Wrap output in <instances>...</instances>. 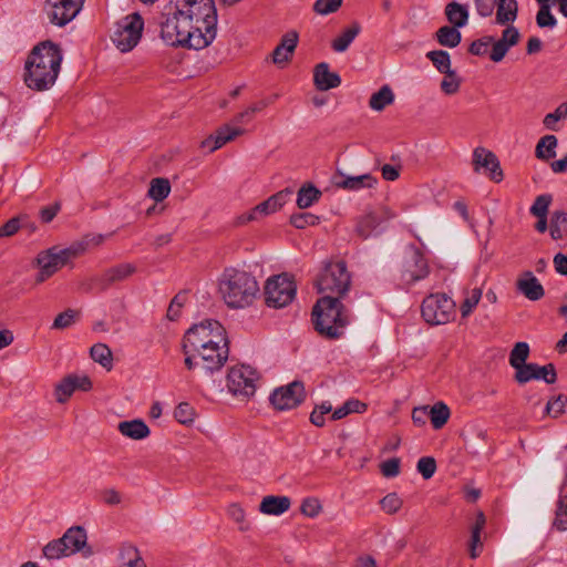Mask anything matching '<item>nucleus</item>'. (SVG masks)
I'll return each instance as SVG.
<instances>
[{
	"instance_id": "f257e3e1",
	"label": "nucleus",
	"mask_w": 567,
	"mask_h": 567,
	"mask_svg": "<svg viewBox=\"0 0 567 567\" xmlns=\"http://www.w3.org/2000/svg\"><path fill=\"white\" fill-rule=\"evenodd\" d=\"M159 37L171 47L202 50L215 39L217 13L213 0H172L159 17Z\"/></svg>"
},
{
	"instance_id": "f03ea898",
	"label": "nucleus",
	"mask_w": 567,
	"mask_h": 567,
	"mask_svg": "<svg viewBox=\"0 0 567 567\" xmlns=\"http://www.w3.org/2000/svg\"><path fill=\"white\" fill-rule=\"evenodd\" d=\"M62 53L51 41H44L33 48L25 62L24 82L37 91L50 89L60 72Z\"/></svg>"
},
{
	"instance_id": "7ed1b4c3",
	"label": "nucleus",
	"mask_w": 567,
	"mask_h": 567,
	"mask_svg": "<svg viewBox=\"0 0 567 567\" xmlns=\"http://www.w3.org/2000/svg\"><path fill=\"white\" fill-rule=\"evenodd\" d=\"M217 292L228 308L245 309L255 302L259 285L251 274L237 268H226L218 277Z\"/></svg>"
},
{
	"instance_id": "20e7f679",
	"label": "nucleus",
	"mask_w": 567,
	"mask_h": 567,
	"mask_svg": "<svg viewBox=\"0 0 567 567\" xmlns=\"http://www.w3.org/2000/svg\"><path fill=\"white\" fill-rule=\"evenodd\" d=\"M84 250L82 244H73L69 247L52 246L39 251L31 262V266L37 269L34 285H42L63 267L72 266L73 260L80 257Z\"/></svg>"
},
{
	"instance_id": "39448f33",
	"label": "nucleus",
	"mask_w": 567,
	"mask_h": 567,
	"mask_svg": "<svg viewBox=\"0 0 567 567\" xmlns=\"http://www.w3.org/2000/svg\"><path fill=\"white\" fill-rule=\"evenodd\" d=\"M316 330L323 337L339 338L349 323V316L342 303L334 297H321L313 307Z\"/></svg>"
},
{
	"instance_id": "423d86ee",
	"label": "nucleus",
	"mask_w": 567,
	"mask_h": 567,
	"mask_svg": "<svg viewBox=\"0 0 567 567\" xmlns=\"http://www.w3.org/2000/svg\"><path fill=\"white\" fill-rule=\"evenodd\" d=\"M224 341H228V339L223 324L217 320L206 319L193 324L185 332L183 351L184 354H188L203 350V348L218 346Z\"/></svg>"
},
{
	"instance_id": "0eeeda50",
	"label": "nucleus",
	"mask_w": 567,
	"mask_h": 567,
	"mask_svg": "<svg viewBox=\"0 0 567 567\" xmlns=\"http://www.w3.org/2000/svg\"><path fill=\"white\" fill-rule=\"evenodd\" d=\"M260 380L261 375L256 368L237 363L227 370L226 388L238 402L247 403L255 396Z\"/></svg>"
},
{
	"instance_id": "6e6552de",
	"label": "nucleus",
	"mask_w": 567,
	"mask_h": 567,
	"mask_svg": "<svg viewBox=\"0 0 567 567\" xmlns=\"http://www.w3.org/2000/svg\"><path fill=\"white\" fill-rule=\"evenodd\" d=\"M82 551L84 557L94 554L91 546H87V535L83 527H70L62 537L49 542L42 549L43 556L48 559H60Z\"/></svg>"
},
{
	"instance_id": "1a4fd4ad",
	"label": "nucleus",
	"mask_w": 567,
	"mask_h": 567,
	"mask_svg": "<svg viewBox=\"0 0 567 567\" xmlns=\"http://www.w3.org/2000/svg\"><path fill=\"white\" fill-rule=\"evenodd\" d=\"M351 277L343 261L327 264L316 279L318 293L341 299L350 289Z\"/></svg>"
},
{
	"instance_id": "9d476101",
	"label": "nucleus",
	"mask_w": 567,
	"mask_h": 567,
	"mask_svg": "<svg viewBox=\"0 0 567 567\" xmlns=\"http://www.w3.org/2000/svg\"><path fill=\"white\" fill-rule=\"evenodd\" d=\"M229 354L228 341L218 343L203 350L185 354L184 363L188 370L200 368L206 372L219 370L227 361Z\"/></svg>"
},
{
	"instance_id": "9b49d317",
	"label": "nucleus",
	"mask_w": 567,
	"mask_h": 567,
	"mask_svg": "<svg viewBox=\"0 0 567 567\" xmlns=\"http://www.w3.org/2000/svg\"><path fill=\"white\" fill-rule=\"evenodd\" d=\"M144 29L143 18L134 12L122 18L112 33V41L121 52H130L141 40Z\"/></svg>"
},
{
	"instance_id": "f8f14e48",
	"label": "nucleus",
	"mask_w": 567,
	"mask_h": 567,
	"mask_svg": "<svg viewBox=\"0 0 567 567\" xmlns=\"http://www.w3.org/2000/svg\"><path fill=\"white\" fill-rule=\"evenodd\" d=\"M421 312L427 323L445 324L455 317V302L445 293H432L423 300Z\"/></svg>"
},
{
	"instance_id": "ddd939ff",
	"label": "nucleus",
	"mask_w": 567,
	"mask_h": 567,
	"mask_svg": "<svg viewBox=\"0 0 567 567\" xmlns=\"http://www.w3.org/2000/svg\"><path fill=\"white\" fill-rule=\"evenodd\" d=\"M296 284L287 274L269 278L265 285V300L269 307L282 308L289 305L296 295Z\"/></svg>"
},
{
	"instance_id": "4468645a",
	"label": "nucleus",
	"mask_w": 567,
	"mask_h": 567,
	"mask_svg": "<svg viewBox=\"0 0 567 567\" xmlns=\"http://www.w3.org/2000/svg\"><path fill=\"white\" fill-rule=\"evenodd\" d=\"M92 389L93 382L87 374L70 373L56 382L53 395L59 404H65L75 391L89 392Z\"/></svg>"
},
{
	"instance_id": "2eb2a0df",
	"label": "nucleus",
	"mask_w": 567,
	"mask_h": 567,
	"mask_svg": "<svg viewBox=\"0 0 567 567\" xmlns=\"http://www.w3.org/2000/svg\"><path fill=\"white\" fill-rule=\"evenodd\" d=\"M83 4L84 0H47L45 11L53 24L63 27L80 13Z\"/></svg>"
},
{
	"instance_id": "dca6fc26",
	"label": "nucleus",
	"mask_w": 567,
	"mask_h": 567,
	"mask_svg": "<svg viewBox=\"0 0 567 567\" xmlns=\"http://www.w3.org/2000/svg\"><path fill=\"white\" fill-rule=\"evenodd\" d=\"M287 202V194L279 192L270 196L265 202L256 205L254 208L238 215L235 219L237 226H244L251 221L260 220L282 208Z\"/></svg>"
},
{
	"instance_id": "f3484780",
	"label": "nucleus",
	"mask_w": 567,
	"mask_h": 567,
	"mask_svg": "<svg viewBox=\"0 0 567 567\" xmlns=\"http://www.w3.org/2000/svg\"><path fill=\"white\" fill-rule=\"evenodd\" d=\"M396 216L395 212L388 206H380L361 216L355 226V233L361 238H368L382 224L391 220Z\"/></svg>"
},
{
	"instance_id": "a211bd4d",
	"label": "nucleus",
	"mask_w": 567,
	"mask_h": 567,
	"mask_svg": "<svg viewBox=\"0 0 567 567\" xmlns=\"http://www.w3.org/2000/svg\"><path fill=\"white\" fill-rule=\"evenodd\" d=\"M246 130L241 124L233 120L230 123L221 125L215 134L209 135L200 143V148L208 151L209 153L223 147L227 143H230L244 135Z\"/></svg>"
},
{
	"instance_id": "6ab92c4d",
	"label": "nucleus",
	"mask_w": 567,
	"mask_h": 567,
	"mask_svg": "<svg viewBox=\"0 0 567 567\" xmlns=\"http://www.w3.org/2000/svg\"><path fill=\"white\" fill-rule=\"evenodd\" d=\"M305 399V388L300 382H292L274 391L270 396L275 409L284 411L298 406Z\"/></svg>"
},
{
	"instance_id": "aec40b11",
	"label": "nucleus",
	"mask_w": 567,
	"mask_h": 567,
	"mask_svg": "<svg viewBox=\"0 0 567 567\" xmlns=\"http://www.w3.org/2000/svg\"><path fill=\"white\" fill-rule=\"evenodd\" d=\"M520 34L518 30L508 25L502 33V37L498 40L493 38L492 49L489 51V59L493 62H501L511 48L516 45L519 42Z\"/></svg>"
},
{
	"instance_id": "412c9836",
	"label": "nucleus",
	"mask_w": 567,
	"mask_h": 567,
	"mask_svg": "<svg viewBox=\"0 0 567 567\" xmlns=\"http://www.w3.org/2000/svg\"><path fill=\"white\" fill-rule=\"evenodd\" d=\"M473 165L476 172L484 168L485 173L495 182H499L503 177L496 156L486 148L478 147L474 151Z\"/></svg>"
},
{
	"instance_id": "4be33fe9",
	"label": "nucleus",
	"mask_w": 567,
	"mask_h": 567,
	"mask_svg": "<svg viewBox=\"0 0 567 567\" xmlns=\"http://www.w3.org/2000/svg\"><path fill=\"white\" fill-rule=\"evenodd\" d=\"M333 183L339 188L358 192L365 188H373L377 185L378 179L371 174L347 176L342 173H339L334 175Z\"/></svg>"
},
{
	"instance_id": "5701e85b",
	"label": "nucleus",
	"mask_w": 567,
	"mask_h": 567,
	"mask_svg": "<svg viewBox=\"0 0 567 567\" xmlns=\"http://www.w3.org/2000/svg\"><path fill=\"white\" fill-rule=\"evenodd\" d=\"M486 525V517L483 512H477L475 522L470 528L471 536L467 542V551L472 559L477 558L483 551V532Z\"/></svg>"
},
{
	"instance_id": "b1692460",
	"label": "nucleus",
	"mask_w": 567,
	"mask_h": 567,
	"mask_svg": "<svg viewBox=\"0 0 567 567\" xmlns=\"http://www.w3.org/2000/svg\"><path fill=\"white\" fill-rule=\"evenodd\" d=\"M516 287L528 300L537 301L545 295V290L532 271L520 274L516 280Z\"/></svg>"
},
{
	"instance_id": "393cba45",
	"label": "nucleus",
	"mask_w": 567,
	"mask_h": 567,
	"mask_svg": "<svg viewBox=\"0 0 567 567\" xmlns=\"http://www.w3.org/2000/svg\"><path fill=\"white\" fill-rule=\"evenodd\" d=\"M290 506L291 499L288 496L267 495L259 504V512L268 516H280L288 512Z\"/></svg>"
},
{
	"instance_id": "a878e982",
	"label": "nucleus",
	"mask_w": 567,
	"mask_h": 567,
	"mask_svg": "<svg viewBox=\"0 0 567 567\" xmlns=\"http://www.w3.org/2000/svg\"><path fill=\"white\" fill-rule=\"evenodd\" d=\"M117 431L126 439L142 441L151 435V429L142 419L122 421L117 424Z\"/></svg>"
},
{
	"instance_id": "bb28decb",
	"label": "nucleus",
	"mask_w": 567,
	"mask_h": 567,
	"mask_svg": "<svg viewBox=\"0 0 567 567\" xmlns=\"http://www.w3.org/2000/svg\"><path fill=\"white\" fill-rule=\"evenodd\" d=\"M429 274L426 260L417 252H414L411 260L404 266L402 279L405 284H413L425 278Z\"/></svg>"
},
{
	"instance_id": "cd10ccee",
	"label": "nucleus",
	"mask_w": 567,
	"mask_h": 567,
	"mask_svg": "<svg viewBox=\"0 0 567 567\" xmlns=\"http://www.w3.org/2000/svg\"><path fill=\"white\" fill-rule=\"evenodd\" d=\"M135 271L136 268L132 264H121L105 270L100 278L102 289H106L112 285L126 280L135 274Z\"/></svg>"
},
{
	"instance_id": "c85d7f7f",
	"label": "nucleus",
	"mask_w": 567,
	"mask_h": 567,
	"mask_svg": "<svg viewBox=\"0 0 567 567\" xmlns=\"http://www.w3.org/2000/svg\"><path fill=\"white\" fill-rule=\"evenodd\" d=\"M313 81L317 89L320 91L338 87L341 83L340 76L331 72L327 63H319L315 68Z\"/></svg>"
},
{
	"instance_id": "c756f323",
	"label": "nucleus",
	"mask_w": 567,
	"mask_h": 567,
	"mask_svg": "<svg viewBox=\"0 0 567 567\" xmlns=\"http://www.w3.org/2000/svg\"><path fill=\"white\" fill-rule=\"evenodd\" d=\"M118 567H146V564L135 546L123 544L118 551Z\"/></svg>"
},
{
	"instance_id": "7c9ffc66",
	"label": "nucleus",
	"mask_w": 567,
	"mask_h": 567,
	"mask_svg": "<svg viewBox=\"0 0 567 567\" xmlns=\"http://www.w3.org/2000/svg\"><path fill=\"white\" fill-rule=\"evenodd\" d=\"M496 6V22L505 25L517 18L518 4L516 0H498Z\"/></svg>"
},
{
	"instance_id": "2f4dec72",
	"label": "nucleus",
	"mask_w": 567,
	"mask_h": 567,
	"mask_svg": "<svg viewBox=\"0 0 567 567\" xmlns=\"http://www.w3.org/2000/svg\"><path fill=\"white\" fill-rule=\"evenodd\" d=\"M483 296L481 288L466 289L463 292V301L460 305V312L463 319L468 318L477 305L480 303Z\"/></svg>"
},
{
	"instance_id": "473e14b6",
	"label": "nucleus",
	"mask_w": 567,
	"mask_h": 567,
	"mask_svg": "<svg viewBox=\"0 0 567 567\" xmlns=\"http://www.w3.org/2000/svg\"><path fill=\"white\" fill-rule=\"evenodd\" d=\"M445 16L454 28H463L468 20V11L465 6L451 2L445 7Z\"/></svg>"
},
{
	"instance_id": "72a5a7b5",
	"label": "nucleus",
	"mask_w": 567,
	"mask_h": 567,
	"mask_svg": "<svg viewBox=\"0 0 567 567\" xmlns=\"http://www.w3.org/2000/svg\"><path fill=\"white\" fill-rule=\"evenodd\" d=\"M395 95L389 85H383L374 92L369 99V106L373 111L381 112L394 102Z\"/></svg>"
},
{
	"instance_id": "f704fd0d",
	"label": "nucleus",
	"mask_w": 567,
	"mask_h": 567,
	"mask_svg": "<svg viewBox=\"0 0 567 567\" xmlns=\"http://www.w3.org/2000/svg\"><path fill=\"white\" fill-rule=\"evenodd\" d=\"M558 141L555 135H545L543 136L535 148V155L537 158L542 161H548L556 156V147Z\"/></svg>"
},
{
	"instance_id": "c9c22d12",
	"label": "nucleus",
	"mask_w": 567,
	"mask_h": 567,
	"mask_svg": "<svg viewBox=\"0 0 567 567\" xmlns=\"http://www.w3.org/2000/svg\"><path fill=\"white\" fill-rule=\"evenodd\" d=\"M429 416L432 423V426L435 430L442 429L449 421L451 416L450 408L443 402H436L429 410Z\"/></svg>"
},
{
	"instance_id": "e433bc0d",
	"label": "nucleus",
	"mask_w": 567,
	"mask_h": 567,
	"mask_svg": "<svg viewBox=\"0 0 567 567\" xmlns=\"http://www.w3.org/2000/svg\"><path fill=\"white\" fill-rule=\"evenodd\" d=\"M437 42L447 48H455L462 40V34L457 28L444 25L436 31Z\"/></svg>"
},
{
	"instance_id": "4c0bfd02",
	"label": "nucleus",
	"mask_w": 567,
	"mask_h": 567,
	"mask_svg": "<svg viewBox=\"0 0 567 567\" xmlns=\"http://www.w3.org/2000/svg\"><path fill=\"white\" fill-rule=\"evenodd\" d=\"M360 30L361 28L358 23H353L343 30L342 33L332 41V49L336 52H344L359 34Z\"/></svg>"
},
{
	"instance_id": "58836bf2",
	"label": "nucleus",
	"mask_w": 567,
	"mask_h": 567,
	"mask_svg": "<svg viewBox=\"0 0 567 567\" xmlns=\"http://www.w3.org/2000/svg\"><path fill=\"white\" fill-rule=\"evenodd\" d=\"M171 193V184L168 179L157 177L153 178L150 183L148 196L155 202L164 200Z\"/></svg>"
},
{
	"instance_id": "ea45409f",
	"label": "nucleus",
	"mask_w": 567,
	"mask_h": 567,
	"mask_svg": "<svg viewBox=\"0 0 567 567\" xmlns=\"http://www.w3.org/2000/svg\"><path fill=\"white\" fill-rule=\"evenodd\" d=\"M197 417V412L188 402L179 403L174 410V419L182 425L192 426Z\"/></svg>"
},
{
	"instance_id": "a19ab883",
	"label": "nucleus",
	"mask_w": 567,
	"mask_h": 567,
	"mask_svg": "<svg viewBox=\"0 0 567 567\" xmlns=\"http://www.w3.org/2000/svg\"><path fill=\"white\" fill-rule=\"evenodd\" d=\"M550 236L553 239H561L567 233V214L563 210H556L550 218Z\"/></svg>"
},
{
	"instance_id": "79ce46f5",
	"label": "nucleus",
	"mask_w": 567,
	"mask_h": 567,
	"mask_svg": "<svg viewBox=\"0 0 567 567\" xmlns=\"http://www.w3.org/2000/svg\"><path fill=\"white\" fill-rule=\"evenodd\" d=\"M567 120V102L560 103L554 112L545 115L543 124L547 130L558 131V122Z\"/></svg>"
},
{
	"instance_id": "37998d69",
	"label": "nucleus",
	"mask_w": 567,
	"mask_h": 567,
	"mask_svg": "<svg viewBox=\"0 0 567 567\" xmlns=\"http://www.w3.org/2000/svg\"><path fill=\"white\" fill-rule=\"evenodd\" d=\"M426 58L433 63L436 70L443 74L453 71L451 69V58L446 51L435 50L426 53Z\"/></svg>"
},
{
	"instance_id": "c03bdc74",
	"label": "nucleus",
	"mask_w": 567,
	"mask_h": 567,
	"mask_svg": "<svg viewBox=\"0 0 567 567\" xmlns=\"http://www.w3.org/2000/svg\"><path fill=\"white\" fill-rule=\"evenodd\" d=\"M91 358L106 369L112 368V352L104 343H96L91 348Z\"/></svg>"
},
{
	"instance_id": "a18cd8bd",
	"label": "nucleus",
	"mask_w": 567,
	"mask_h": 567,
	"mask_svg": "<svg viewBox=\"0 0 567 567\" xmlns=\"http://www.w3.org/2000/svg\"><path fill=\"white\" fill-rule=\"evenodd\" d=\"M227 515L238 525L239 530L250 529V522L246 517V512L238 503H233L227 507Z\"/></svg>"
},
{
	"instance_id": "49530a36",
	"label": "nucleus",
	"mask_w": 567,
	"mask_h": 567,
	"mask_svg": "<svg viewBox=\"0 0 567 567\" xmlns=\"http://www.w3.org/2000/svg\"><path fill=\"white\" fill-rule=\"evenodd\" d=\"M462 80L455 71H451L444 74L440 89L445 95H455L461 89Z\"/></svg>"
},
{
	"instance_id": "de8ad7c7",
	"label": "nucleus",
	"mask_w": 567,
	"mask_h": 567,
	"mask_svg": "<svg viewBox=\"0 0 567 567\" xmlns=\"http://www.w3.org/2000/svg\"><path fill=\"white\" fill-rule=\"evenodd\" d=\"M529 355V346L526 342H517L511 351L509 364L515 368L526 363Z\"/></svg>"
},
{
	"instance_id": "09e8293b",
	"label": "nucleus",
	"mask_w": 567,
	"mask_h": 567,
	"mask_svg": "<svg viewBox=\"0 0 567 567\" xmlns=\"http://www.w3.org/2000/svg\"><path fill=\"white\" fill-rule=\"evenodd\" d=\"M554 525L559 530H567V493H564L563 489L557 503Z\"/></svg>"
},
{
	"instance_id": "8fccbe9b",
	"label": "nucleus",
	"mask_w": 567,
	"mask_h": 567,
	"mask_svg": "<svg viewBox=\"0 0 567 567\" xmlns=\"http://www.w3.org/2000/svg\"><path fill=\"white\" fill-rule=\"evenodd\" d=\"M381 509L388 515L396 514L403 506V499L396 493H389L380 501Z\"/></svg>"
},
{
	"instance_id": "3c124183",
	"label": "nucleus",
	"mask_w": 567,
	"mask_h": 567,
	"mask_svg": "<svg viewBox=\"0 0 567 567\" xmlns=\"http://www.w3.org/2000/svg\"><path fill=\"white\" fill-rule=\"evenodd\" d=\"M515 380L518 383H526L534 379H539V367L535 363H525L520 368H515Z\"/></svg>"
},
{
	"instance_id": "603ef678",
	"label": "nucleus",
	"mask_w": 567,
	"mask_h": 567,
	"mask_svg": "<svg viewBox=\"0 0 567 567\" xmlns=\"http://www.w3.org/2000/svg\"><path fill=\"white\" fill-rule=\"evenodd\" d=\"M80 318V311L74 309H68L59 313L52 324L53 329H65L74 324Z\"/></svg>"
},
{
	"instance_id": "864d4df0",
	"label": "nucleus",
	"mask_w": 567,
	"mask_h": 567,
	"mask_svg": "<svg viewBox=\"0 0 567 567\" xmlns=\"http://www.w3.org/2000/svg\"><path fill=\"white\" fill-rule=\"evenodd\" d=\"M320 194L313 186L302 187L298 192L297 205L300 208H308L319 199Z\"/></svg>"
},
{
	"instance_id": "5fc2aeb1",
	"label": "nucleus",
	"mask_w": 567,
	"mask_h": 567,
	"mask_svg": "<svg viewBox=\"0 0 567 567\" xmlns=\"http://www.w3.org/2000/svg\"><path fill=\"white\" fill-rule=\"evenodd\" d=\"M536 23L539 28L553 29L557 25V20L550 11L549 4H544L539 8L536 14Z\"/></svg>"
},
{
	"instance_id": "6e6d98bb",
	"label": "nucleus",
	"mask_w": 567,
	"mask_h": 567,
	"mask_svg": "<svg viewBox=\"0 0 567 567\" xmlns=\"http://www.w3.org/2000/svg\"><path fill=\"white\" fill-rule=\"evenodd\" d=\"M300 512L309 518H315L322 512L321 502L316 497H307L300 505Z\"/></svg>"
},
{
	"instance_id": "4d7b16f0",
	"label": "nucleus",
	"mask_w": 567,
	"mask_h": 567,
	"mask_svg": "<svg viewBox=\"0 0 567 567\" xmlns=\"http://www.w3.org/2000/svg\"><path fill=\"white\" fill-rule=\"evenodd\" d=\"M343 0H317L313 3V11L320 16H327L337 12Z\"/></svg>"
},
{
	"instance_id": "13d9d810",
	"label": "nucleus",
	"mask_w": 567,
	"mask_h": 567,
	"mask_svg": "<svg viewBox=\"0 0 567 567\" xmlns=\"http://www.w3.org/2000/svg\"><path fill=\"white\" fill-rule=\"evenodd\" d=\"M551 203L550 195H539L536 197L533 206L530 207V213L535 217H545L547 216L548 207Z\"/></svg>"
},
{
	"instance_id": "bf43d9fd",
	"label": "nucleus",
	"mask_w": 567,
	"mask_h": 567,
	"mask_svg": "<svg viewBox=\"0 0 567 567\" xmlns=\"http://www.w3.org/2000/svg\"><path fill=\"white\" fill-rule=\"evenodd\" d=\"M319 218L316 215L310 213H300L292 215L290 218V223L299 229L306 228L308 226H313L318 224Z\"/></svg>"
},
{
	"instance_id": "052dcab7",
	"label": "nucleus",
	"mask_w": 567,
	"mask_h": 567,
	"mask_svg": "<svg viewBox=\"0 0 567 567\" xmlns=\"http://www.w3.org/2000/svg\"><path fill=\"white\" fill-rule=\"evenodd\" d=\"M100 498L105 505L116 506L122 503L123 495L113 487H106L100 491Z\"/></svg>"
},
{
	"instance_id": "680f3d73",
	"label": "nucleus",
	"mask_w": 567,
	"mask_h": 567,
	"mask_svg": "<svg viewBox=\"0 0 567 567\" xmlns=\"http://www.w3.org/2000/svg\"><path fill=\"white\" fill-rule=\"evenodd\" d=\"M416 467L423 478L429 480L436 471V462L433 457L424 456L419 460Z\"/></svg>"
},
{
	"instance_id": "e2e57ef3",
	"label": "nucleus",
	"mask_w": 567,
	"mask_h": 567,
	"mask_svg": "<svg viewBox=\"0 0 567 567\" xmlns=\"http://www.w3.org/2000/svg\"><path fill=\"white\" fill-rule=\"evenodd\" d=\"M186 299H187L186 293H178L173 298V300L171 301L168 309H167V318L169 320L178 319L182 308H183L184 303L186 302Z\"/></svg>"
},
{
	"instance_id": "0e129e2a",
	"label": "nucleus",
	"mask_w": 567,
	"mask_h": 567,
	"mask_svg": "<svg viewBox=\"0 0 567 567\" xmlns=\"http://www.w3.org/2000/svg\"><path fill=\"white\" fill-rule=\"evenodd\" d=\"M492 43H493V37H491V35L482 37L481 39L472 42V44L470 47V52L472 54L478 55V56L485 55L489 51Z\"/></svg>"
},
{
	"instance_id": "69168bd1",
	"label": "nucleus",
	"mask_w": 567,
	"mask_h": 567,
	"mask_svg": "<svg viewBox=\"0 0 567 567\" xmlns=\"http://www.w3.org/2000/svg\"><path fill=\"white\" fill-rule=\"evenodd\" d=\"M567 398L565 395H558L557 398L548 401L546 405V413L551 417H558L565 409Z\"/></svg>"
},
{
	"instance_id": "338daca9",
	"label": "nucleus",
	"mask_w": 567,
	"mask_h": 567,
	"mask_svg": "<svg viewBox=\"0 0 567 567\" xmlns=\"http://www.w3.org/2000/svg\"><path fill=\"white\" fill-rule=\"evenodd\" d=\"M292 55L293 54L290 51H288L287 49L282 48L280 45H277L275 48V50L272 51L271 61L276 65L284 68L291 61Z\"/></svg>"
},
{
	"instance_id": "774afa93",
	"label": "nucleus",
	"mask_w": 567,
	"mask_h": 567,
	"mask_svg": "<svg viewBox=\"0 0 567 567\" xmlns=\"http://www.w3.org/2000/svg\"><path fill=\"white\" fill-rule=\"evenodd\" d=\"M381 473L385 477H395L400 473V460L396 457L384 461L381 465Z\"/></svg>"
}]
</instances>
